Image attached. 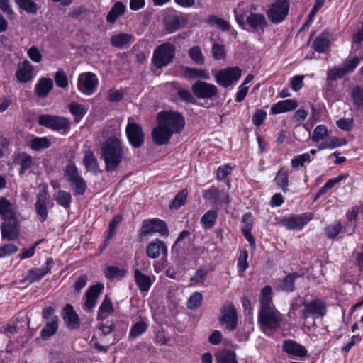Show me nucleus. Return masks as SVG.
<instances>
[{
    "mask_svg": "<svg viewBox=\"0 0 363 363\" xmlns=\"http://www.w3.org/2000/svg\"><path fill=\"white\" fill-rule=\"evenodd\" d=\"M203 197L215 204H229L230 203V197L228 193L214 186L204 190Z\"/></svg>",
    "mask_w": 363,
    "mask_h": 363,
    "instance_id": "dca6fc26",
    "label": "nucleus"
},
{
    "mask_svg": "<svg viewBox=\"0 0 363 363\" xmlns=\"http://www.w3.org/2000/svg\"><path fill=\"white\" fill-rule=\"evenodd\" d=\"M353 105L357 110L363 108V89L359 86L353 87L351 91Z\"/></svg>",
    "mask_w": 363,
    "mask_h": 363,
    "instance_id": "49530a36",
    "label": "nucleus"
},
{
    "mask_svg": "<svg viewBox=\"0 0 363 363\" xmlns=\"http://www.w3.org/2000/svg\"><path fill=\"white\" fill-rule=\"evenodd\" d=\"M328 135V130L325 125H319L313 130L311 139L313 142L318 143L325 139Z\"/></svg>",
    "mask_w": 363,
    "mask_h": 363,
    "instance_id": "bf43d9fd",
    "label": "nucleus"
},
{
    "mask_svg": "<svg viewBox=\"0 0 363 363\" xmlns=\"http://www.w3.org/2000/svg\"><path fill=\"white\" fill-rule=\"evenodd\" d=\"M218 214L215 210L208 211L201 218V223L205 229L211 228L216 220Z\"/></svg>",
    "mask_w": 363,
    "mask_h": 363,
    "instance_id": "8fccbe9b",
    "label": "nucleus"
},
{
    "mask_svg": "<svg viewBox=\"0 0 363 363\" xmlns=\"http://www.w3.org/2000/svg\"><path fill=\"white\" fill-rule=\"evenodd\" d=\"M330 35L327 32H323L317 36L313 43V48L318 53H324L330 46Z\"/></svg>",
    "mask_w": 363,
    "mask_h": 363,
    "instance_id": "c756f323",
    "label": "nucleus"
},
{
    "mask_svg": "<svg viewBox=\"0 0 363 363\" xmlns=\"http://www.w3.org/2000/svg\"><path fill=\"white\" fill-rule=\"evenodd\" d=\"M220 322L222 325H225L229 330H233L236 328L238 323L237 311L232 303H226L223 305Z\"/></svg>",
    "mask_w": 363,
    "mask_h": 363,
    "instance_id": "2eb2a0df",
    "label": "nucleus"
},
{
    "mask_svg": "<svg viewBox=\"0 0 363 363\" xmlns=\"http://www.w3.org/2000/svg\"><path fill=\"white\" fill-rule=\"evenodd\" d=\"M311 220V217L307 214L291 215L282 218L280 223L288 230H301Z\"/></svg>",
    "mask_w": 363,
    "mask_h": 363,
    "instance_id": "a211bd4d",
    "label": "nucleus"
},
{
    "mask_svg": "<svg viewBox=\"0 0 363 363\" xmlns=\"http://www.w3.org/2000/svg\"><path fill=\"white\" fill-rule=\"evenodd\" d=\"M0 216L4 222L1 225L3 240H14L19 236L17 211L13 204L6 197L0 198Z\"/></svg>",
    "mask_w": 363,
    "mask_h": 363,
    "instance_id": "7ed1b4c3",
    "label": "nucleus"
},
{
    "mask_svg": "<svg viewBox=\"0 0 363 363\" xmlns=\"http://www.w3.org/2000/svg\"><path fill=\"white\" fill-rule=\"evenodd\" d=\"M124 155L121 140L116 137H110L101 145V157L105 163L107 172L116 171Z\"/></svg>",
    "mask_w": 363,
    "mask_h": 363,
    "instance_id": "20e7f679",
    "label": "nucleus"
},
{
    "mask_svg": "<svg viewBox=\"0 0 363 363\" xmlns=\"http://www.w3.org/2000/svg\"><path fill=\"white\" fill-rule=\"evenodd\" d=\"M64 176L70 184L75 195H82L84 194L86 189V183L80 175L78 168L73 162L67 164L65 169Z\"/></svg>",
    "mask_w": 363,
    "mask_h": 363,
    "instance_id": "423d86ee",
    "label": "nucleus"
},
{
    "mask_svg": "<svg viewBox=\"0 0 363 363\" xmlns=\"http://www.w3.org/2000/svg\"><path fill=\"white\" fill-rule=\"evenodd\" d=\"M272 291L269 286H264L262 290L258 322L263 328L277 330L281 325L282 316L272 303Z\"/></svg>",
    "mask_w": 363,
    "mask_h": 363,
    "instance_id": "f03ea898",
    "label": "nucleus"
},
{
    "mask_svg": "<svg viewBox=\"0 0 363 363\" xmlns=\"http://www.w3.org/2000/svg\"><path fill=\"white\" fill-rule=\"evenodd\" d=\"M312 159L309 153H304L302 155L294 156L291 160V166L294 168H298L300 166H303L306 162L309 163Z\"/></svg>",
    "mask_w": 363,
    "mask_h": 363,
    "instance_id": "052dcab7",
    "label": "nucleus"
},
{
    "mask_svg": "<svg viewBox=\"0 0 363 363\" xmlns=\"http://www.w3.org/2000/svg\"><path fill=\"white\" fill-rule=\"evenodd\" d=\"M303 305L304 309L301 311V313L304 320L311 315L318 318L323 317L326 314V303L320 298L313 299L308 303L304 301Z\"/></svg>",
    "mask_w": 363,
    "mask_h": 363,
    "instance_id": "4468645a",
    "label": "nucleus"
},
{
    "mask_svg": "<svg viewBox=\"0 0 363 363\" xmlns=\"http://www.w3.org/2000/svg\"><path fill=\"white\" fill-rule=\"evenodd\" d=\"M289 4L287 0H277L267 11L269 20L274 24L282 22L289 13Z\"/></svg>",
    "mask_w": 363,
    "mask_h": 363,
    "instance_id": "6e6552de",
    "label": "nucleus"
},
{
    "mask_svg": "<svg viewBox=\"0 0 363 363\" xmlns=\"http://www.w3.org/2000/svg\"><path fill=\"white\" fill-rule=\"evenodd\" d=\"M104 274L108 279H121L125 277L126 270L116 266H108L105 269Z\"/></svg>",
    "mask_w": 363,
    "mask_h": 363,
    "instance_id": "c03bdc74",
    "label": "nucleus"
},
{
    "mask_svg": "<svg viewBox=\"0 0 363 363\" xmlns=\"http://www.w3.org/2000/svg\"><path fill=\"white\" fill-rule=\"evenodd\" d=\"M301 277L298 272L288 274L283 279H281L278 285V288L286 292H292L294 291V281L296 279Z\"/></svg>",
    "mask_w": 363,
    "mask_h": 363,
    "instance_id": "2f4dec72",
    "label": "nucleus"
},
{
    "mask_svg": "<svg viewBox=\"0 0 363 363\" xmlns=\"http://www.w3.org/2000/svg\"><path fill=\"white\" fill-rule=\"evenodd\" d=\"M51 145V142L46 137H35L30 140V147L32 150L39 151L47 149Z\"/></svg>",
    "mask_w": 363,
    "mask_h": 363,
    "instance_id": "de8ad7c7",
    "label": "nucleus"
},
{
    "mask_svg": "<svg viewBox=\"0 0 363 363\" xmlns=\"http://www.w3.org/2000/svg\"><path fill=\"white\" fill-rule=\"evenodd\" d=\"M126 135L129 143L135 148L140 147L144 143L145 133L141 126L133 122L132 118H128L125 128Z\"/></svg>",
    "mask_w": 363,
    "mask_h": 363,
    "instance_id": "f8f14e48",
    "label": "nucleus"
},
{
    "mask_svg": "<svg viewBox=\"0 0 363 363\" xmlns=\"http://www.w3.org/2000/svg\"><path fill=\"white\" fill-rule=\"evenodd\" d=\"M184 75L190 78H202L205 79H209L208 74L203 70L196 68L186 67L184 69Z\"/></svg>",
    "mask_w": 363,
    "mask_h": 363,
    "instance_id": "6e6d98bb",
    "label": "nucleus"
},
{
    "mask_svg": "<svg viewBox=\"0 0 363 363\" xmlns=\"http://www.w3.org/2000/svg\"><path fill=\"white\" fill-rule=\"evenodd\" d=\"M164 255L167 254V247L163 241L157 239L155 242H152L147 246L146 254L151 259H157L160 253Z\"/></svg>",
    "mask_w": 363,
    "mask_h": 363,
    "instance_id": "393cba45",
    "label": "nucleus"
},
{
    "mask_svg": "<svg viewBox=\"0 0 363 363\" xmlns=\"http://www.w3.org/2000/svg\"><path fill=\"white\" fill-rule=\"evenodd\" d=\"M18 250V247L13 243H6L0 247V257L11 255Z\"/></svg>",
    "mask_w": 363,
    "mask_h": 363,
    "instance_id": "69168bd1",
    "label": "nucleus"
},
{
    "mask_svg": "<svg viewBox=\"0 0 363 363\" xmlns=\"http://www.w3.org/2000/svg\"><path fill=\"white\" fill-rule=\"evenodd\" d=\"M59 318L57 316H52L48 320L45 327L41 330L40 335L43 339L48 340L54 335L58 329Z\"/></svg>",
    "mask_w": 363,
    "mask_h": 363,
    "instance_id": "473e14b6",
    "label": "nucleus"
},
{
    "mask_svg": "<svg viewBox=\"0 0 363 363\" xmlns=\"http://www.w3.org/2000/svg\"><path fill=\"white\" fill-rule=\"evenodd\" d=\"M134 278L136 285L140 291L146 292L150 289L152 284L150 276L144 274L139 269H135Z\"/></svg>",
    "mask_w": 363,
    "mask_h": 363,
    "instance_id": "7c9ffc66",
    "label": "nucleus"
},
{
    "mask_svg": "<svg viewBox=\"0 0 363 363\" xmlns=\"http://www.w3.org/2000/svg\"><path fill=\"white\" fill-rule=\"evenodd\" d=\"M242 71L238 67H232L219 70L215 75L216 82L223 87L231 86L238 81Z\"/></svg>",
    "mask_w": 363,
    "mask_h": 363,
    "instance_id": "9b49d317",
    "label": "nucleus"
},
{
    "mask_svg": "<svg viewBox=\"0 0 363 363\" xmlns=\"http://www.w3.org/2000/svg\"><path fill=\"white\" fill-rule=\"evenodd\" d=\"M15 2L28 13H35L37 12V5L32 0H15Z\"/></svg>",
    "mask_w": 363,
    "mask_h": 363,
    "instance_id": "4d7b16f0",
    "label": "nucleus"
},
{
    "mask_svg": "<svg viewBox=\"0 0 363 363\" xmlns=\"http://www.w3.org/2000/svg\"><path fill=\"white\" fill-rule=\"evenodd\" d=\"M12 166H20L19 174L23 175L33 164V160L31 155L25 152H17L13 155L12 162L10 164Z\"/></svg>",
    "mask_w": 363,
    "mask_h": 363,
    "instance_id": "aec40b11",
    "label": "nucleus"
},
{
    "mask_svg": "<svg viewBox=\"0 0 363 363\" xmlns=\"http://www.w3.org/2000/svg\"><path fill=\"white\" fill-rule=\"evenodd\" d=\"M125 11V5L121 1H117L111 9L106 16L107 22L113 23L119 16L124 13Z\"/></svg>",
    "mask_w": 363,
    "mask_h": 363,
    "instance_id": "a19ab883",
    "label": "nucleus"
},
{
    "mask_svg": "<svg viewBox=\"0 0 363 363\" xmlns=\"http://www.w3.org/2000/svg\"><path fill=\"white\" fill-rule=\"evenodd\" d=\"M346 72L342 68L341 65L334 67L327 71V82H332L342 78L345 76Z\"/></svg>",
    "mask_w": 363,
    "mask_h": 363,
    "instance_id": "5fc2aeb1",
    "label": "nucleus"
},
{
    "mask_svg": "<svg viewBox=\"0 0 363 363\" xmlns=\"http://www.w3.org/2000/svg\"><path fill=\"white\" fill-rule=\"evenodd\" d=\"M113 312L114 309L111 300L108 295H106L99 308L97 318L98 320H104L108 318V315L113 313Z\"/></svg>",
    "mask_w": 363,
    "mask_h": 363,
    "instance_id": "72a5a7b5",
    "label": "nucleus"
},
{
    "mask_svg": "<svg viewBox=\"0 0 363 363\" xmlns=\"http://www.w3.org/2000/svg\"><path fill=\"white\" fill-rule=\"evenodd\" d=\"M233 167L230 164H224L220 166L216 172V179L219 181H223L228 189L231 186V183L228 177L231 174Z\"/></svg>",
    "mask_w": 363,
    "mask_h": 363,
    "instance_id": "79ce46f5",
    "label": "nucleus"
},
{
    "mask_svg": "<svg viewBox=\"0 0 363 363\" xmlns=\"http://www.w3.org/2000/svg\"><path fill=\"white\" fill-rule=\"evenodd\" d=\"M53 87V82L50 78L43 77L39 79L35 87V94L39 98H45Z\"/></svg>",
    "mask_w": 363,
    "mask_h": 363,
    "instance_id": "cd10ccee",
    "label": "nucleus"
},
{
    "mask_svg": "<svg viewBox=\"0 0 363 363\" xmlns=\"http://www.w3.org/2000/svg\"><path fill=\"white\" fill-rule=\"evenodd\" d=\"M246 23L254 30L264 32L268 26L265 16L259 13H250L246 18Z\"/></svg>",
    "mask_w": 363,
    "mask_h": 363,
    "instance_id": "5701e85b",
    "label": "nucleus"
},
{
    "mask_svg": "<svg viewBox=\"0 0 363 363\" xmlns=\"http://www.w3.org/2000/svg\"><path fill=\"white\" fill-rule=\"evenodd\" d=\"M99 80L94 73L87 72L78 77L77 86L79 90L85 95H91L96 89Z\"/></svg>",
    "mask_w": 363,
    "mask_h": 363,
    "instance_id": "ddd939ff",
    "label": "nucleus"
},
{
    "mask_svg": "<svg viewBox=\"0 0 363 363\" xmlns=\"http://www.w3.org/2000/svg\"><path fill=\"white\" fill-rule=\"evenodd\" d=\"M216 363H238L236 354L230 350H220L216 352Z\"/></svg>",
    "mask_w": 363,
    "mask_h": 363,
    "instance_id": "f704fd0d",
    "label": "nucleus"
},
{
    "mask_svg": "<svg viewBox=\"0 0 363 363\" xmlns=\"http://www.w3.org/2000/svg\"><path fill=\"white\" fill-rule=\"evenodd\" d=\"M83 164L87 171L96 172L99 168L97 159L90 148L84 152Z\"/></svg>",
    "mask_w": 363,
    "mask_h": 363,
    "instance_id": "c9c22d12",
    "label": "nucleus"
},
{
    "mask_svg": "<svg viewBox=\"0 0 363 363\" xmlns=\"http://www.w3.org/2000/svg\"><path fill=\"white\" fill-rule=\"evenodd\" d=\"M188 54L195 64L202 65L205 63V57L199 45H195L189 48Z\"/></svg>",
    "mask_w": 363,
    "mask_h": 363,
    "instance_id": "a18cd8bd",
    "label": "nucleus"
},
{
    "mask_svg": "<svg viewBox=\"0 0 363 363\" xmlns=\"http://www.w3.org/2000/svg\"><path fill=\"white\" fill-rule=\"evenodd\" d=\"M54 265V261L52 258H48L46 260L45 265L41 268H35L30 270H28L26 276V280L29 281V283L32 284L37 281L40 280L46 274H48Z\"/></svg>",
    "mask_w": 363,
    "mask_h": 363,
    "instance_id": "412c9836",
    "label": "nucleus"
},
{
    "mask_svg": "<svg viewBox=\"0 0 363 363\" xmlns=\"http://www.w3.org/2000/svg\"><path fill=\"white\" fill-rule=\"evenodd\" d=\"M70 113L74 116L75 122L78 123L86 113V109L84 106L77 103L72 102L69 105Z\"/></svg>",
    "mask_w": 363,
    "mask_h": 363,
    "instance_id": "09e8293b",
    "label": "nucleus"
},
{
    "mask_svg": "<svg viewBox=\"0 0 363 363\" xmlns=\"http://www.w3.org/2000/svg\"><path fill=\"white\" fill-rule=\"evenodd\" d=\"M192 91L200 99H209L217 95V86L202 81H197L192 85Z\"/></svg>",
    "mask_w": 363,
    "mask_h": 363,
    "instance_id": "f3484780",
    "label": "nucleus"
},
{
    "mask_svg": "<svg viewBox=\"0 0 363 363\" xmlns=\"http://www.w3.org/2000/svg\"><path fill=\"white\" fill-rule=\"evenodd\" d=\"M211 24L216 25L219 29L223 31H228L230 28V24L225 20L219 18L216 16H211L208 19Z\"/></svg>",
    "mask_w": 363,
    "mask_h": 363,
    "instance_id": "e2e57ef3",
    "label": "nucleus"
},
{
    "mask_svg": "<svg viewBox=\"0 0 363 363\" xmlns=\"http://www.w3.org/2000/svg\"><path fill=\"white\" fill-rule=\"evenodd\" d=\"M166 30L169 33H174L180 29L185 23L184 19L177 15H169L164 20Z\"/></svg>",
    "mask_w": 363,
    "mask_h": 363,
    "instance_id": "c85d7f7f",
    "label": "nucleus"
},
{
    "mask_svg": "<svg viewBox=\"0 0 363 363\" xmlns=\"http://www.w3.org/2000/svg\"><path fill=\"white\" fill-rule=\"evenodd\" d=\"M168 86L171 87H174L177 90V95L179 99L186 103L194 104L196 102L195 99L191 94V92L187 89H182L178 83L174 82H172L168 83Z\"/></svg>",
    "mask_w": 363,
    "mask_h": 363,
    "instance_id": "37998d69",
    "label": "nucleus"
},
{
    "mask_svg": "<svg viewBox=\"0 0 363 363\" xmlns=\"http://www.w3.org/2000/svg\"><path fill=\"white\" fill-rule=\"evenodd\" d=\"M176 47L174 44L166 42L158 45L153 51L152 64L157 69H162L173 62L175 57Z\"/></svg>",
    "mask_w": 363,
    "mask_h": 363,
    "instance_id": "39448f33",
    "label": "nucleus"
},
{
    "mask_svg": "<svg viewBox=\"0 0 363 363\" xmlns=\"http://www.w3.org/2000/svg\"><path fill=\"white\" fill-rule=\"evenodd\" d=\"M282 350L289 355L298 358H303L308 354V351L304 346L291 340L284 341Z\"/></svg>",
    "mask_w": 363,
    "mask_h": 363,
    "instance_id": "4be33fe9",
    "label": "nucleus"
},
{
    "mask_svg": "<svg viewBox=\"0 0 363 363\" xmlns=\"http://www.w3.org/2000/svg\"><path fill=\"white\" fill-rule=\"evenodd\" d=\"M188 191L186 189H182L179 191L171 203L169 204V208L171 209H178L182 206L184 205L187 199Z\"/></svg>",
    "mask_w": 363,
    "mask_h": 363,
    "instance_id": "3c124183",
    "label": "nucleus"
},
{
    "mask_svg": "<svg viewBox=\"0 0 363 363\" xmlns=\"http://www.w3.org/2000/svg\"><path fill=\"white\" fill-rule=\"evenodd\" d=\"M248 252L247 250L240 252L238 259V267L240 272H245L248 267L247 263Z\"/></svg>",
    "mask_w": 363,
    "mask_h": 363,
    "instance_id": "774afa93",
    "label": "nucleus"
},
{
    "mask_svg": "<svg viewBox=\"0 0 363 363\" xmlns=\"http://www.w3.org/2000/svg\"><path fill=\"white\" fill-rule=\"evenodd\" d=\"M33 67L28 60H24L16 72L17 79L23 83L28 82L33 79Z\"/></svg>",
    "mask_w": 363,
    "mask_h": 363,
    "instance_id": "a878e982",
    "label": "nucleus"
},
{
    "mask_svg": "<svg viewBox=\"0 0 363 363\" xmlns=\"http://www.w3.org/2000/svg\"><path fill=\"white\" fill-rule=\"evenodd\" d=\"M347 144L345 138H339L337 137L328 138L325 141H323L318 146V150H322L324 149H334L338 147L343 146Z\"/></svg>",
    "mask_w": 363,
    "mask_h": 363,
    "instance_id": "58836bf2",
    "label": "nucleus"
},
{
    "mask_svg": "<svg viewBox=\"0 0 363 363\" xmlns=\"http://www.w3.org/2000/svg\"><path fill=\"white\" fill-rule=\"evenodd\" d=\"M274 182L279 189L284 192H286L289 183V171L284 168L280 169L276 174Z\"/></svg>",
    "mask_w": 363,
    "mask_h": 363,
    "instance_id": "4c0bfd02",
    "label": "nucleus"
},
{
    "mask_svg": "<svg viewBox=\"0 0 363 363\" xmlns=\"http://www.w3.org/2000/svg\"><path fill=\"white\" fill-rule=\"evenodd\" d=\"M38 123L54 130L67 131L69 129V121L65 117L57 116L40 115L38 118Z\"/></svg>",
    "mask_w": 363,
    "mask_h": 363,
    "instance_id": "9d476101",
    "label": "nucleus"
},
{
    "mask_svg": "<svg viewBox=\"0 0 363 363\" xmlns=\"http://www.w3.org/2000/svg\"><path fill=\"white\" fill-rule=\"evenodd\" d=\"M53 206V203L50 200V196L44 189L40 191L37 194V199L35 203V211L37 218L40 223H44L48 217V209Z\"/></svg>",
    "mask_w": 363,
    "mask_h": 363,
    "instance_id": "0eeeda50",
    "label": "nucleus"
},
{
    "mask_svg": "<svg viewBox=\"0 0 363 363\" xmlns=\"http://www.w3.org/2000/svg\"><path fill=\"white\" fill-rule=\"evenodd\" d=\"M134 37L128 33H119L111 38V44L115 48H123L133 43Z\"/></svg>",
    "mask_w": 363,
    "mask_h": 363,
    "instance_id": "e433bc0d",
    "label": "nucleus"
},
{
    "mask_svg": "<svg viewBox=\"0 0 363 363\" xmlns=\"http://www.w3.org/2000/svg\"><path fill=\"white\" fill-rule=\"evenodd\" d=\"M202 301V294L199 292H195L189 297L187 302V307L191 310L196 309L201 305Z\"/></svg>",
    "mask_w": 363,
    "mask_h": 363,
    "instance_id": "680f3d73",
    "label": "nucleus"
},
{
    "mask_svg": "<svg viewBox=\"0 0 363 363\" xmlns=\"http://www.w3.org/2000/svg\"><path fill=\"white\" fill-rule=\"evenodd\" d=\"M360 59L358 57H354L352 59L345 60L342 65V68L346 72V74L350 73L354 71L358 66Z\"/></svg>",
    "mask_w": 363,
    "mask_h": 363,
    "instance_id": "0e129e2a",
    "label": "nucleus"
},
{
    "mask_svg": "<svg viewBox=\"0 0 363 363\" xmlns=\"http://www.w3.org/2000/svg\"><path fill=\"white\" fill-rule=\"evenodd\" d=\"M342 230V225L340 221H335L333 223L325 226L324 231L328 238H335Z\"/></svg>",
    "mask_w": 363,
    "mask_h": 363,
    "instance_id": "603ef678",
    "label": "nucleus"
},
{
    "mask_svg": "<svg viewBox=\"0 0 363 363\" xmlns=\"http://www.w3.org/2000/svg\"><path fill=\"white\" fill-rule=\"evenodd\" d=\"M185 125V120L177 112L163 111L157 115V125L152 129V140L157 145L167 144L174 133H180Z\"/></svg>",
    "mask_w": 363,
    "mask_h": 363,
    "instance_id": "f257e3e1",
    "label": "nucleus"
},
{
    "mask_svg": "<svg viewBox=\"0 0 363 363\" xmlns=\"http://www.w3.org/2000/svg\"><path fill=\"white\" fill-rule=\"evenodd\" d=\"M298 102L294 99H286L274 104L271 107L272 114H279L296 109Z\"/></svg>",
    "mask_w": 363,
    "mask_h": 363,
    "instance_id": "bb28decb",
    "label": "nucleus"
},
{
    "mask_svg": "<svg viewBox=\"0 0 363 363\" xmlns=\"http://www.w3.org/2000/svg\"><path fill=\"white\" fill-rule=\"evenodd\" d=\"M104 289V284L97 283L91 286L85 293V301L82 306L84 311H91L97 303V299Z\"/></svg>",
    "mask_w": 363,
    "mask_h": 363,
    "instance_id": "6ab92c4d",
    "label": "nucleus"
},
{
    "mask_svg": "<svg viewBox=\"0 0 363 363\" xmlns=\"http://www.w3.org/2000/svg\"><path fill=\"white\" fill-rule=\"evenodd\" d=\"M56 85L60 88H66L68 86V79L63 70H58L55 74Z\"/></svg>",
    "mask_w": 363,
    "mask_h": 363,
    "instance_id": "338daca9",
    "label": "nucleus"
},
{
    "mask_svg": "<svg viewBox=\"0 0 363 363\" xmlns=\"http://www.w3.org/2000/svg\"><path fill=\"white\" fill-rule=\"evenodd\" d=\"M57 204L68 209L72 202V195L69 192L58 190L53 195Z\"/></svg>",
    "mask_w": 363,
    "mask_h": 363,
    "instance_id": "ea45409f",
    "label": "nucleus"
},
{
    "mask_svg": "<svg viewBox=\"0 0 363 363\" xmlns=\"http://www.w3.org/2000/svg\"><path fill=\"white\" fill-rule=\"evenodd\" d=\"M189 236H190L189 231L186 230L182 231L179 233L176 242L173 245V246L172 247V251L175 252L177 254H179V250L183 247V245L184 244V240L185 239L189 240Z\"/></svg>",
    "mask_w": 363,
    "mask_h": 363,
    "instance_id": "13d9d810",
    "label": "nucleus"
},
{
    "mask_svg": "<svg viewBox=\"0 0 363 363\" xmlns=\"http://www.w3.org/2000/svg\"><path fill=\"white\" fill-rule=\"evenodd\" d=\"M147 328V324L144 320L135 323L130 328L129 338L132 340L136 338L138 336L144 333Z\"/></svg>",
    "mask_w": 363,
    "mask_h": 363,
    "instance_id": "864d4df0",
    "label": "nucleus"
},
{
    "mask_svg": "<svg viewBox=\"0 0 363 363\" xmlns=\"http://www.w3.org/2000/svg\"><path fill=\"white\" fill-rule=\"evenodd\" d=\"M62 317L67 327L71 329H77L80 326L79 315L74 311L71 304H67L63 309Z\"/></svg>",
    "mask_w": 363,
    "mask_h": 363,
    "instance_id": "b1692460",
    "label": "nucleus"
},
{
    "mask_svg": "<svg viewBox=\"0 0 363 363\" xmlns=\"http://www.w3.org/2000/svg\"><path fill=\"white\" fill-rule=\"evenodd\" d=\"M153 233H159L162 236L167 237L169 234L166 223L159 218L145 220L140 230L141 236H148Z\"/></svg>",
    "mask_w": 363,
    "mask_h": 363,
    "instance_id": "1a4fd4ad",
    "label": "nucleus"
}]
</instances>
